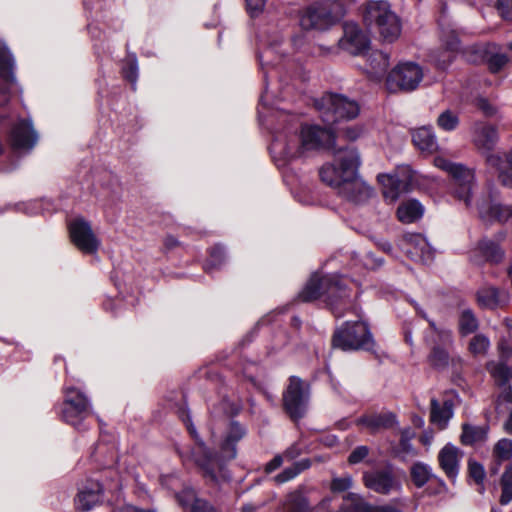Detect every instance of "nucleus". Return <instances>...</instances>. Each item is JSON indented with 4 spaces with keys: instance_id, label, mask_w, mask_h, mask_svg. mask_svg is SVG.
Masks as SVG:
<instances>
[{
    "instance_id": "obj_40",
    "label": "nucleus",
    "mask_w": 512,
    "mask_h": 512,
    "mask_svg": "<svg viewBox=\"0 0 512 512\" xmlns=\"http://www.w3.org/2000/svg\"><path fill=\"white\" fill-rule=\"evenodd\" d=\"M478 320L470 309L461 312L459 318V331L462 336L469 335L476 331Z\"/></svg>"
},
{
    "instance_id": "obj_29",
    "label": "nucleus",
    "mask_w": 512,
    "mask_h": 512,
    "mask_svg": "<svg viewBox=\"0 0 512 512\" xmlns=\"http://www.w3.org/2000/svg\"><path fill=\"white\" fill-rule=\"evenodd\" d=\"M482 62H485L491 73L496 74L507 64L506 54L494 43H486L482 46Z\"/></svg>"
},
{
    "instance_id": "obj_2",
    "label": "nucleus",
    "mask_w": 512,
    "mask_h": 512,
    "mask_svg": "<svg viewBox=\"0 0 512 512\" xmlns=\"http://www.w3.org/2000/svg\"><path fill=\"white\" fill-rule=\"evenodd\" d=\"M278 119L285 126L283 131H272L273 140L270 145V153L278 166L284 165L305 151L324 148L333 149L334 153L339 149L335 147V134L331 126L321 128L317 125H305L301 127L298 135L297 116L279 112Z\"/></svg>"
},
{
    "instance_id": "obj_54",
    "label": "nucleus",
    "mask_w": 512,
    "mask_h": 512,
    "mask_svg": "<svg viewBox=\"0 0 512 512\" xmlns=\"http://www.w3.org/2000/svg\"><path fill=\"white\" fill-rule=\"evenodd\" d=\"M247 12L251 17L259 16L266 5V0H245Z\"/></svg>"
},
{
    "instance_id": "obj_27",
    "label": "nucleus",
    "mask_w": 512,
    "mask_h": 512,
    "mask_svg": "<svg viewBox=\"0 0 512 512\" xmlns=\"http://www.w3.org/2000/svg\"><path fill=\"white\" fill-rule=\"evenodd\" d=\"M103 490L104 488L99 481H89L88 485L78 493L77 503L79 508L84 511L91 510L100 502Z\"/></svg>"
},
{
    "instance_id": "obj_4",
    "label": "nucleus",
    "mask_w": 512,
    "mask_h": 512,
    "mask_svg": "<svg viewBox=\"0 0 512 512\" xmlns=\"http://www.w3.org/2000/svg\"><path fill=\"white\" fill-rule=\"evenodd\" d=\"M346 282V278L338 275L321 276L314 273L299 293V298L303 302L322 298L336 317H342L344 307L350 302Z\"/></svg>"
},
{
    "instance_id": "obj_44",
    "label": "nucleus",
    "mask_w": 512,
    "mask_h": 512,
    "mask_svg": "<svg viewBox=\"0 0 512 512\" xmlns=\"http://www.w3.org/2000/svg\"><path fill=\"white\" fill-rule=\"evenodd\" d=\"M225 261V250L221 245H215L210 250L209 259L205 265V270L211 272L218 269Z\"/></svg>"
},
{
    "instance_id": "obj_1",
    "label": "nucleus",
    "mask_w": 512,
    "mask_h": 512,
    "mask_svg": "<svg viewBox=\"0 0 512 512\" xmlns=\"http://www.w3.org/2000/svg\"><path fill=\"white\" fill-rule=\"evenodd\" d=\"M240 406L229 399H222L212 411V417L218 418L223 414L227 421L224 438L220 444V454H213L205 445L190 421L189 415L183 421L187 430L195 440V446L192 449H180L178 451L184 462L193 460L202 470L204 476L213 482H218L221 478H226L224 466L226 462L233 460L237 455V443L245 436L246 429L239 422L231 420V417L238 414Z\"/></svg>"
},
{
    "instance_id": "obj_41",
    "label": "nucleus",
    "mask_w": 512,
    "mask_h": 512,
    "mask_svg": "<svg viewBox=\"0 0 512 512\" xmlns=\"http://www.w3.org/2000/svg\"><path fill=\"white\" fill-rule=\"evenodd\" d=\"M51 206L50 201L46 199L32 200L25 203H19L16 205L17 210L22 211L28 215H36L49 211Z\"/></svg>"
},
{
    "instance_id": "obj_50",
    "label": "nucleus",
    "mask_w": 512,
    "mask_h": 512,
    "mask_svg": "<svg viewBox=\"0 0 512 512\" xmlns=\"http://www.w3.org/2000/svg\"><path fill=\"white\" fill-rule=\"evenodd\" d=\"M498 140V133L493 126H482V148H491Z\"/></svg>"
},
{
    "instance_id": "obj_37",
    "label": "nucleus",
    "mask_w": 512,
    "mask_h": 512,
    "mask_svg": "<svg viewBox=\"0 0 512 512\" xmlns=\"http://www.w3.org/2000/svg\"><path fill=\"white\" fill-rule=\"evenodd\" d=\"M410 475L413 483L420 488L429 481L432 476V471L429 465L417 462L412 465Z\"/></svg>"
},
{
    "instance_id": "obj_11",
    "label": "nucleus",
    "mask_w": 512,
    "mask_h": 512,
    "mask_svg": "<svg viewBox=\"0 0 512 512\" xmlns=\"http://www.w3.org/2000/svg\"><path fill=\"white\" fill-rule=\"evenodd\" d=\"M58 414L64 422L76 430L87 429L84 421L91 414V404L81 388L65 386L64 401L58 408Z\"/></svg>"
},
{
    "instance_id": "obj_26",
    "label": "nucleus",
    "mask_w": 512,
    "mask_h": 512,
    "mask_svg": "<svg viewBox=\"0 0 512 512\" xmlns=\"http://www.w3.org/2000/svg\"><path fill=\"white\" fill-rule=\"evenodd\" d=\"M407 245L412 246V249H407L406 252L412 259H419L423 262L432 260V248L427 239L421 234H408L405 236Z\"/></svg>"
},
{
    "instance_id": "obj_55",
    "label": "nucleus",
    "mask_w": 512,
    "mask_h": 512,
    "mask_svg": "<svg viewBox=\"0 0 512 512\" xmlns=\"http://www.w3.org/2000/svg\"><path fill=\"white\" fill-rule=\"evenodd\" d=\"M496 8L502 18L512 20V0H497Z\"/></svg>"
},
{
    "instance_id": "obj_5",
    "label": "nucleus",
    "mask_w": 512,
    "mask_h": 512,
    "mask_svg": "<svg viewBox=\"0 0 512 512\" xmlns=\"http://www.w3.org/2000/svg\"><path fill=\"white\" fill-rule=\"evenodd\" d=\"M261 48L258 52L260 69L263 74L264 91L260 96L258 117L262 124L271 110L269 107L268 83L269 80L279 74V67L285 62V52L282 49V37L278 34L267 35L260 40Z\"/></svg>"
},
{
    "instance_id": "obj_21",
    "label": "nucleus",
    "mask_w": 512,
    "mask_h": 512,
    "mask_svg": "<svg viewBox=\"0 0 512 512\" xmlns=\"http://www.w3.org/2000/svg\"><path fill=\"white\" fill-rule=\"evenodd\" d=\"M366 63L364 71L368 78L375 82H380L384 76H387V70L390 66V55L381 50H371L365 55Z\"/></svg>"
},
{
    "instance_id": "obj_28",
    "label": "nucleus",
    "mask_w": 512,
    "mask_h": 512,
    "mask_svg": "<svg viewBox=\"0 0 512 512\" xmlns=\"http://www.w3.org/2000/svg\"><path fill=\"white\" fill-rule=\"evenodd\" d=\"M453 415L454 411L452 401L446 400L441 404L437 399H431L430 420L440 430L447 428L448 423Z\"/></svg>"
},
{
    "instance_id": "obj_23",
    "label": "nucleus",
    "mask_w": 512,
    "mask_h": 512,
    "mask_svg": "<svg viewBox=\"0 0 512 512\" xmlns=\"http://www.w3.org/2000/svg\"><path fill=\"white\" fill-rule=\"evenodd\" d=\"M378 181L382 185V193L385 200L393 203L406 191L408 183L400 180L396 175L380 174Z\"/></svg>"
},
{
    "instance_id": "obj_51",
    "label": "nucleus",
    "mask_w": 512,
    "mask_h": 512,
    "mask_svg": "<svg viewBox=\"0 0 512 512\" xmlns=\"http://www.w3.org/2000/svg\"><path fill=\"white\" fill-rule=\"evenodd\" d=\"M416 309H417V312H418L419 315H421L423 318L428 320L430 328L436 334H438V336L441 338L443 343H450L451 342V337L452 336H451V332L449 330L437 327L436 323L433 320H430V319L427 318L426 313L422 309H420L418 307H416Z\"/></svg>"
},
{
    "instance_id": "obj_30",
    "label": "nucleus",
    "mask_w": 512,
    "mask_h": 512,
    "mask_svg": "<svg viewBox=\"0 0 512 512\" xmlns=\"http://www.w3.org/2000/svg\"><path fill=\"white\" fill-rule=\"evenodd\" d=\"M412 140L422 152L431 154L438 148L437 139L431 127L423 126L416 129L412 134Z\"/></svg>"
},
{
    "instance_id": "obj_43",
    "label": "nucleus",
    "mask_w": 512,
    "mask_h": 512,
    "mask_svg": "<svg viewBox=\"0 0 512 512\" xmlns=\"http://www.w3.org/2000/svg\"><path fill=\"white\" fill-rule=\"evenodd\" d=\"M437 125L444 131H453L459 125V117L455 112L451 110H445L438 116Z\"/></svg>"
},
{
    "instance_id": "obj_38",
    "label": "nucleus",
    "mask_w": 512,
    "mask_h": 512,
    "mask_svg": "<svg viewBox=\"0 0 512 512\" xmlns=\"http://www.w3.org/2000/svg\"><path fill=\"white\" fill-rule=\"evenodd\" d=\"M344 508L349 512H373L374 507L364 501V499L354 493H348L344 497Z\"/></svg>"
},
{
    "instance_id": "obj_35",
    "label": "nucleus",
    "mask_w": 512,
    "mask_h": 512,
    "mask_svg": "<svg viewBox=\"0 0 512 512\" xmlns=\"http://www.w3.org/2000/svg\"><path fill=\"white\" fill-rule=\"evenodd\" d=\"M487 369L499 386L506 385L512 378V367L503 362L490 363L487 365Z\"/></svg>"
},
{
    "instance_id": "obj_36",
    "label": "nucleus",
    "mask_w": 512,
    "mask_h": 512,
    "mask_svg": "<svg viewBox=\"0 0 512 512\" xmlns=\"http://www.w3.org/2000/svg\"><path fill=\"white\" fill-rule=\"evenodd\" d=\"M500 503L507 505L512 501V461L505 467L500 479Z\"/></svg>"
},
{
    "instance_id": "obj_52",
    "label": "nucleus",
    "mask_w": 512,
    "mask_h": 512,
    "mask_svg": "<svg viewBox=\"0 0 512 512\" xmlns=\"http://www.w3.org/2000/svg\"><path fill=\"white\" fill-rule=\"evenodd\" d=\"M353 479L350 475L343 477H335L331 482V490L333 492H344L351 488Z\"/></svg>"
},
{
    "instance_id": "obj_53",
    "label": "nucleus",
    "mask_w": 512,
    "mask_h": 512,
    "mask_svg": "<svg viewBox=\"0 0 512 512\" xmlns=\"http://www.w3.org/2000/svg\"><path fill=\"white\" fill-rule=\"evenodd\" d=\"M176 499L178 503L183 507L186 508L189 505L192 506V504L195 502V500H199L196 498L195 492L192 488H185L180 493L175 494Z\"/></svg>"
},
{
    "instance_id": "obj_6",
    "label": "nucleus",
    "mask_w": 512,
    "mask_h": 512,
    "mask_svg": "<svg viewBox=\"0 0 512 512\" xmlns=\"http://www.w3.org/2000/svg\"><path fill=\"white\" fill-rule=\"evenodd\" d=\"M345 14L343 0L316 1L300 11L299 23L305 30L326 31L339 23Z\"/></svg>"
},
{
    "instance_id": "obj_33",
    "label": "nucleus",
    "mask_w": 512,
    "mask_h": 512,
    "mask_svg": "<svg viewBox=\"0 0 512 512\" xmlns=\"http://www.w3.org/2000/svg\"><path fill=\"white\" fill-rule=\"evenodd\" d=\"M493 457L497 461L496 466L492 469V473L496 474L499 470L500 463L510 461L512 459V440L507 438L500 439L493 448Z\"/></svg>"
},
{
    "instance_id": "obj_19",
    "label": "nucleus",
    "mask_w": 512,
    "mask_h": 512,
    "mask_svg": "<svg viewBox=\"0 0 512 512\" xmlns=\"http://www.w3.org/2000/svg\"><path fill=\"white\" fill-rule=\"evenodd\" d=\"M363 482L366 488L379 494H389L399 488L398 481L388 467L364 472Z\"/></svg>"
},
{
    "instance_id": "obj_46",
    "label": "nucleus",
    "mask_w": 512,
    "mask_h": 512,
    "mask_svg": "<svg viewBox=\"0 0 512 512\" xmlns=\"http://www.w3.org/2000/svg\"><path fill=\"white\" fill-rule=\"evenodd\" d=\"M413 437L414 432L410 428H406L401 431L398 452L403 456H413L416 454V451L411 443Z\"/></svg>"
},
{
    "instance_id": "obj_14",
    "label": "nucleus",
    "mask_w": 512,
    "mask_h": 512,
    "mask_svg": "<svg viewBox=\"0 0 512 512\" xmlns=\"http://www.w3.org/2000/svg\"><path fill=\"white\" fill-rule=\"evenodd\" d=\"M38 133L30 118H18L10 127L8 142L14 153L24 155L36 146Z\"/></svg>"
},
{
    "instance_id": "obj_15",
    "label": "nucleus",
    "mask_w": 512,
    "mask_h": 512,
    "mask_svg": "<svg viewBox=\"0 0 512 512\" xmlns=\"http://www.w3.org/2000/svg\"><path fill=\"white\" fill-rule=\"evenodd\" d=\"M68 228L71 241L81 252L95 254L98 251L101 242L88 221L82 217L76 218L69 223Z\"/></svg>"
},
{
    "instance_id": "obj_56",
    "label": "nucleus",
    "mask_w": 512,
    "mask_h": 512,
    "mask_svg": "<svg viewBox=\"0 0 512 512\" xmlns=\"http://www.w3.org/2000/svg\"><path fill=\"white\" fill-rule=\"evenodd\" d=\"M469 478L477 485L480 484V464L473 458L468 460Z\"/></svg>"
},
{
    "instance_id": "obj_47",
    "label": "nucleus",
    "mask_w": 512,
    "mask_h": 512,
    "mask_svg": "<svg viewBox=\"0 0 512 512\" xmlns=\"http://www.w3.org/2000/svg\"><path fill=\"white\" fill-rule=\"evenodd\" d=\"M429 361L433 367L442 369L448 365L449 355L443 349L434 347L429 356Z\"/></svg>"
},
{
    "instance_id": "obj_61",
    "label": "nucleus",
    "mask_w": 512,
    "mask_h": 512,
    "mask_svg": "<svg viewBox=\"0 0 512 512\" xmlns=\"http://www.w3.org/2000/svg\"><path fill=\"white\" fill-rule=\"evenodd\" d=\"M497 114V107L482 98V115L492 117Z\"/></svg>"
},
{
    "instance_id": "obj_64",
    "label": "nucleus",
    "mask_w": 512,
    "mask_h": 512,
    "mask_svg": "<svg viewBox=\"0 0 512 512\" xmlns=\"http://www.w3.org/2000/svg\"><path fill=\"white\" fill-rule=\"evenodd\" d=\"M479 341H480V336L475 335L469 344V350L475 356H477L480 353V351L478 349Z\"/></svg>"
},
{
    "instance_id": "obj_60",
    "label": "nucleus",
    "mask_w": 512,
    "mask_h": 512,
    "mask_svg": "<svg viewBox=\"0 0 512 512\" xmlns=\"http://www.w3.org/2000/svg\"><path fill=\"white\" fill-rule=\"evenodd\" d=\"M363 263L366 268L375 269L383 264V260L375 258L373 253L368 252L364 257Z\"/></svg>"
},
{
    "instance_id": "obj_18",
    "label": "nucleus",
    "mask_w": 512,
    "mask_h": 512,
    "mask_svg": "<svg viewBox=\"0 0 512 512\" xmlns=\"http://www.w3.org/2000/svg\"><path fill=\"white\" fill-rule=\"evenodd\" d=\"M368 36L355 23H345L343 37L338 40V46L352 55H361L369 48Z\"/></svg>"
},
{
    "instance_id": "obj_8",
    "label": "nucleus",
    "mask_w": 512,
    "mask_h": 512,
    "mask_svg": "<svg viewBox=\"0 0 512 512\" xmlns=\"http://www.w3.org/2000/svg\"><path fill=\"white\" fill-rule=\"evenodd\" d=\"M434 165L447 172L453 178L454 194L457 199L464 202L467 208L478 210L479 204L476 198L477 185L474 171L462 164L451 162L442 156L434 158Z\"/></svg>"
},
{
    "instance_id": "obj_22",
    "label": "nucleus",
    "mask_w": 512,
    "mask_h": 512,
    "mask_svg": "<svg viewBox=\"0 0 512 512\" xmlns=\"http://www.w3.org/2000/svg\"><path fill=\"white\" fill-rule=\"evenodd\" d=\"M486 164L488 167L495 168L498 179L504 186L512 187V147L505 159L496 154H489L486 157Z\"/></svg>"
},
{
    "instance_id": "obj_49",
    "label": "nucleus",
    "mask_w": 512,
    "mask_h": 512,
    "mask_svg": "<svg viewBox=\"0 0 512 512\" xmlns=\"http://www.w3.org/2000/svg\"><path fill=\"white\" fill-rule=\"evenodd\" d=\"M369 453H370V449L368 446H366V445L357 446L349 454L347 461L351 465L359 464L367 458Z\"/></svg>"
},
{
    "instance_id": "obj_16",
    "label": "nucleus",
    "mask_w": 512,
    "mask_h": 512,
    "mask_svg": "<svg viewBox=\"0 0 512 512\" xmlns=\"http://www.w3.org/2000/svg\"><path fill=\"white\" fill-rule=\"evenodd\" d=\"M441 47L433 51L431 60L440 69H446L460 51L459 33L452 28H442L440 33Z\"/></svg>"
},
{
    "instance_id": "obj_12",
    "label": "nucleus",
    "mask_w": 512,
    "mask_h": 512,
    "mask_svg": "<svg viewBox=\"0 0 512 512\" xmlns=\"http://www.w3.org/2000/svg\"><path fill=\"white\" fill-rule=\"evenodd\" d=\"M423 77V68L418 63L400 62L388 72L385 87L390 93L411 92L419 87Z\"/></svg>"
},
{
    "instance_id": "obj_7",
    "label": "nucleus",
    "mask_w": 512,
    "mask_h": 512,
    "mask_svg": "<svg viewBox=\"0 0 512 512\" xmlns=\"http://www.w3.org/2000/svg\"><path fill=\"white\" fill-rule=\"evenodd\" d=\"M356 321H346L337 328L332 337L334 348L342 351H373L375 340L368 323L360 316Z\"/></svg>"
},
{
    "instance_id": "obj_3",
    "label": "nucleus",
    "mask_w": 512,
    "mask_h": 512,
    "mask_svg": "<svg viewBox=\"0 0 512 512\" xmlns=\"http://www.w3.org/2000/svg\"><path fill=\"white\" fill-rule=\"evenodd\" d=\"M360 155L352 146L340 147L334 152V160L319 170L322 182L337 190L338 194L356 204L367 201L373 189L358 177Z\"/></svg>"
},
{
    "instance_id": "obj_62",
    "label": "nucleus",
    "mask_w": 512,
    "mask_h": 512,
    "mask_svg": "<svg viewBox=\"0 0 512 512\" xmlns=\"http://www.w3.org/2000/svg\"><path fill=\"white\" fill-rule=\"evenodd\" d=\"M283 463L281 455H276L271 461L266 464L265 470L267 473H271L279 468Z\"/></svg>"
},
{
    "instance_id": "obj_9",
    "label": "nucleus",
    "mask_w": 512,
    "mask_h": 512,
    "mask_svg": "<svg viewBox=\"0 0 512 512\" xmlns=\"http://www.w3.org/2000/svg\"><path fill=\"white\" fill-rule=\"evenodd\" d=\"M365 24L376 29L383 41L392 43L401 33V25L397 15L391 11L387 1H369L363 12Z\"/></svg>"
},
{
    "instance_id": "obj_45",
    "label": "nucleus",
    "mask_w": 512,
    "mask_h": 512,
    "mask_svg": "<svg viewBox=\"0 0 512 512\" xmlns=\"http://www.w3.org/2000/svg\"><path fill=\"white\" fill-rule=\"evenodd\" d=\"M122 73L124 78L131 83L132 89L135 90L138 79V63L135 55L127 58L122 67Z\"/></svg>"
},
{
    "instance_id": "obj_25",
    "label": "nucleus",
    "mask_w": 512,
    "mask_h": 512,
    "mask_svg": "<svg viewBox=\"0 0 512 512\" xmlns=\"http://www.w3.org/2000/svg\"><path fill=\"white\" fill-rule=\"evenodd\" d=\"M505 237V233H500L497 239L482 241V262L498 265L504 261L506 252L502 247V241Z\"/></svg>"
},
{
    "instance_id": "obj_58",
    "label": "nucleus",
    "mask_w": 512,
    "mask_h": 512,
    "mask_svg": "<svg viewBox=\"0 0 512 512\" xmlns=\"http://www.w3.org/2000/svg\"><path fill=\"white\" fill-rule=\"evenodd\" d=\"M463 55L468 62L477 63L480 60V53L477 45L463 49Z\"/></svg>"
},
{
    "instance_id": "obj_59",
    "label": "nucleus",
    "mask_w": 512,
    "mask_h": 512,
    "mask_svg": "<svg viewBox=\"0 0 512 512\" xmlns=\"http://www.w3.org/2000/svg\"><path fill=\"white\" fill-rule=\"evenodd\" d=\"M190 512H215V509L206 500H195L190 507Z\"/></svg>"
},
{
    "instance_id": "obj_42",
    "label": "nucleus",
    "mask_w": 512,
    "mask_h": 512,
    "mask_svg": "<svg viewBox=\"0 0 512 512\" xmlns=\"http://www.w3.org/2000/svg\"><path fill=\"white\" fill-rule=\"evenodd\" d=\"M488 216L500 223L512 222V206L493 203L489 208Z\"/></svg>"
},
{
    "instance_id": "obj_34",
    "label": "nucleus",
    "mask_w": 512,
    "mask_h": 512,
    "mask_svg": "<svg viewBox=\"0 0 512 512\" xmlns=\"http://www.w3.org/2000/svg\"><path fill=\"white\" fill-rule=\"evenodd\" d=\"M309 467L310 461L308 459H302L298 462H295L292 466L285 468L281 473L277 474L274 479L278 484H283L294 479L297 475Z\"/></svg>"
},
{
    "instance_id": "obj_48",
    "label": "nucleus",
    "mask_w": 512,
    "mask_h": 512,
    "mask_svg": "<svg viewBox=\"0 0 512 512\" xmlns=\"http://www.w3.org/2000/svg\"><path fill=\"white\" fill-rule=\"evenodd\" d=\"M500 303L499 291L494 287L482 289V306L497 307Z\"/></svg>"
},
{
    "instance_id": "obj_57",
    "label": "nucleus",
    "mask_w": 512,
    "mask_h": 512,
    "mask_svg": "<svg viewBox=\"0 0 512 512\" xmlns=\"http://www.w3.org/2000/svg\"><path fill=\"white\" fill-rule=\"evenodd\" d=\"M344 138L350 141H355L363 134V129L360 126H347L342 131Z\"/></svg>"
},
{
    "instance_id": "obj_10",
    "label": "nucleus",
    "mask_w": 512,
    "mask_h": 512,
    "mask_svg": "<svg viewBox=\"0 0 512 512\" xmlns=\"http://www.w3.org/2000/svg\"><path fill=\"white\" fill-rule=\"evenodd\" d=\"M314 106L321 120L332 126L341 120H350L359 114L360 108L356 101L341 94L327 93L315 99Z\"/></svg>"
},
{
    "instance_id": "obj_17",
    "label": "nucleus",
    "mask_w": 512,
    "mask_h": 512,
    "mask_svg": "<svg viewBox=\"0 0 512 512\" xmlns=\"http://www.w3.org/2000/svg\"><path fill=\"white\" fill-rule=\"evenodd\" d=\"M15 59L6 45L0 47V107L9 101V90L16 85Z\"/></svg>"
},
{
    "instance_id": "obj_63",
    "label": "nucleus",
    "mask_w": 512,
    "mask_h": 512,
    "mask_svg": "<svg viewBox=\"0 0 512 512\" xmlns=\"http://www.w3.org/2000/svg\"><path fill=\"white\" fill-rule=\"evenodd\" d=\"M179 482V479L174 476V475H170V476H163L161 478V484L166 487L167 489H174L175 487V484Z\"/></svg>"
},
{
    "instance_id": "obj_32",
    "label": "nucleus",
    "mask_w": 512,
    "mask_h": 512,
    "mask_svg": "<svg viewBox=\"0 0 512 512\" xmlns=\"http://www.w3.org/2000/svg\"><path fill=\"white\" fill-rule=\"evenodd\" d=\"M284 508L287 512H309V503L301 489L289 493Z\"/></svg>"
},
{
    "instance_id": "obj_13",
    "label": "nucleus",
    "mask_w": 512,
    "mask_h": 512,
    "mask_svg": "<svg viewBox=\"0 0 512 512\" xmlns=\"http://www.w3.org/2000/svg\"><path fill=\"white\" fill-rule=\"evenodd\" d=\"M309 396V384L297 376H291L283 394V405L285 411L293 420H298L304 416Z\"/></svg>"
},
{
    "instance_id": "obj_20",
    "label": "nucleus",
    "mask_w": 512,
    "mask_h": 512,
    "mask_svg": "<svg viewBox=\"0 0 512 512\" xmlns=\"http://www.w3.org/2000/svg\"><path fill=\"white\" fill-rule=\"evenodd\" d=\"M463 452L454 444L447 443L438 453L439 466L453 483L456 481Z\"/></svg>"
},
{
    "instance_id": "obj_24",
    "label": "nucleus",
    "mask_w": 512,
    "mask_h": 512,
    "mask_svg": "<svg viewBox=\"0 0 512 512\" xmlns=\"http://www.w3.org/2000/svg\"><path fill=\"white\" fill-rule=\"evenodd\" d=\"M357 424L366 427L371 433H377L388 429L396 424V417L393 413H374L363 415L357 419Z\"/></svg>"
},
{
    "instance_id": "obj_39",
    "label": "nucleus",
    "mask_w": 512,
    "mask_h": 512,
    "mask_svg": "<svg viewBox=\"0 0 512 512\" xmlns=\"http://www.w3.org/2000/svg\"><path fill=\"white\" fill-rule=\"evenodd\" d=\"M460 442L464 446L476 447L480 442V428L475 425L464 423L462 425Z\"/></svg>"
},
{
    "instance_id": "obj_31",
    "label": "nucleus",
    "mask_w": 512,
    "mask_h": 512,
    "mask_svg": "<svg viewBox=\"0 0 512 512\" xmlns=\"http://www.w3.org/2000/svg\"><path fill=\"white\" fill-rule=\"evenodd\" d=\"M424 207L417 200L402 203L397 209L398 219L403 223H412L423 216Z\"/></svg>"
}]
</instances>
